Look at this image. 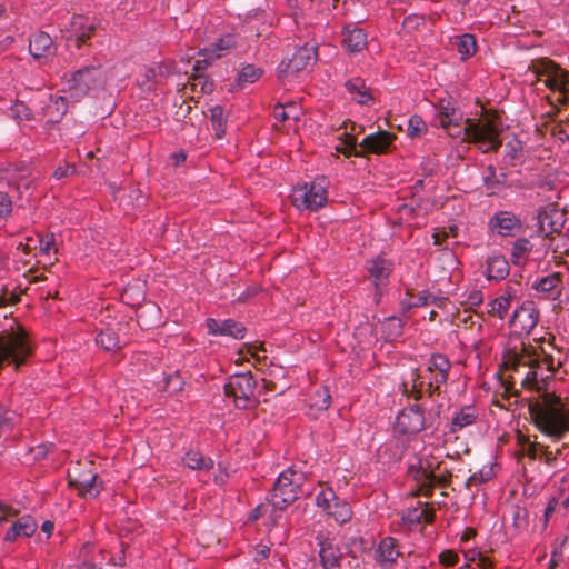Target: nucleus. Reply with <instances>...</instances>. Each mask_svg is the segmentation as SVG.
Instances as JSON below:
<instances>
[{
  "instance_id": "obj_1",
  "label": "nucleus",
  "mask_w": 569,
  "mask_h": 569,
  "mask_svg": "<svg viewBox=\"0 0 569 569\" xmlns=\"http://www.w3.org/2000/svg\"><path fill=\"white\" fill-rule=\"evenodd\" d=\"M512 370L525 366L528 373L521 381V387L533 391L535 395L523 398L533 426L552 441H560L569 433V403L565 402L553 391H549L547 380L552 373L543 372L540 353L530 345H523L521 352L515 353L507 362Z\"/></svg>"
},
{
  "instance_id": "obj_2",
  "label": "nucleus",
  "mask_w": 569,
  "mask_h": 569,
  "mask_svg": "<svg viewBox=\"0 0 569 569\" xmlns=\"http://www.w3.org/2000/svg\"><path fill=\"white\" fill-rule=\"evenodd\" d=\"M433 110L431 126L442 129L451 138L463 134L460 142H500L498 138L503 124L497 111L482 109L479 118L463 119L450 98L440 99Z\"/></svg>"
},
{
  "instance_id": "obj_3",
  "label": "nucleus",
  "mask_w": 569,
  "mask_h": 569,
  "mask_svg": "<svg viewBox=\"0 0 569 569\" xmlns=\"http://www.w3.org/2000/svg\"><path fill=\"white\" fill-rule=\"evenodd\" d=\"M328 181L325 177H318L310 182L296 184L289 194L292 206L300 210L318 211L328 200Z\"/></svg>"
},
{
  "instance_id": "obj_4",
  "label": "nucleus",
  "mask_w": 569,
  "mask_h": 569,
  "mask_svg": "<svg viewBox=\"0 0 569 569\" xmlns=\"http://www.w3.org/2000/svg\"><path fill=\"white\" fill-rule=\"evenodd\" d=\"M441 405L427 413L420 405H411L402 409L396 419L395 428L401 435H417L422 430L436 429Z\"/></svg>"
},
{
  "instance_id": "obj_5",
  "label": "nucleus",
  "mask_w": 569,
  "mask_h": 569,
  "mask_svg": "<svg viewBox=\"0 0 569 569\" xmlns=\"http://www.w3.org/2000/svg\"><path fill=\"white\" fill-rule=\"evenodd\" d=\"M305 481V475L292 468L282 471L271 490L270 503L277 510H283L298 499L301 486Z\"/></svg>"
},
{
  "instance_id": "obj_6",
  "label": "nucleus",
  "mask_w": 569,
  "mask_h": 569,
  "mask_svg": "<svg viewBox=\"0 0 569 569\" xmlns=\"http://www.w3.org/2000/svg\"><path fill=\"white\" fill-rule=\"evenodd\" d=\"M537 81L542 82L552 92L559 93L561 103L569 102V71L550 59H542L535 64Z\"/></svg>"
},
{
  "instance_id": "obj_7",
  "label": "nucleus",
  "mask_w": 569,
  "mask_h": 569,
  "mask_svg": "<svg viewBox=\"0 0 569 569\" xmlns=\"http://www.w3.org/2000/svg\"><path fill=\"white\" fill-rule=\"evenodd\" d=\"M103 83L100 68L89 66L77 70L66 82V92L73 101H81Z\"/></svg>"
},
{
  "instance_id": "obj_8",
  "label": "nucleus",
  "mask_w": 569,
  "mask_h": 569,
  "mask_svg": "<svg viewBox=\"0 0 569 569\" xmlns=\"http://www.w3.org/2000/svg\"><path fill=\"white\" fill-rule=\"evenodd\" d=\"M257 381L250 371L237 373L224 385V395L233 398L236 407L247 409L256 407L259 400L254 397Z\"/></svg>"
},
{
  "instance_id": "obj_9",
  "label": "nucleus",
  "mask_w": 569,
  "mask_h": 569,
  "mask_svg": "<svg viewBox=\"0 0 569 569\" xmlns=\"http://www.w3.org/2000/svg\"><path fill=\"white\" fill-rule=\"evenodd\" d=\"M538 233L546 240L548 248H552L556 237H562V229L566 222L565 212L550 204L539 210Z\"/></svg>"
},
{
  "instance_id": "obj_10",
  "label": "nucleus",
  "mask_w": 569,
  "mask_h": 569,
  "mask_svg": "<svg viewBox=\"0 0 569 569\" xmlns=\"http://www.w3.org/2000/svg\"><path fill=\"white\" fill-rule=\"evenodd\" d=\"M92 465L88 461L83 467L78 465L68 472L69 485L83 498H94L102 489L98 482V475L92 470Z\"/></svg>"
},
{
  "instance_id": "obj_11",
  "label": "nucleus",
  "mask_w": 569,
  "mask_h": 569,
  "mask_svg": "<svg viewBox=\"0 0 569 569\" xmlns=\"http://www.w3.org/2000/svg\"><path fill=\"white\" fill-rule=\"evenodd\" d=\"M316 503L339 525H345L352 518L349 502L339 498L332 488H323L317 495Z\"/></svg>"
},
{
  "instance_id": "obj_12",
  "label": "nucleus",
  "mask_w": 569,
  "mask_h": 569,
  "mask_svg": "<svg viewBox=\"0 0 569 569\" xmlns=\"http://www.w3.org/2000/svg\"><path fill=\"white\" fill-rule=\"evenodd\" d=\"M451 473L445 471L442 473H435L427 467L420 466L415 475V479L419 486V492L426 497H430L437 486L445 488Z\"/></svg>"
},
{
  "instance_id": "obj_13",
  "label": "nucleus",
  "mask_w": 569,
  "mask_h": 569,
  "mask_svg": "<svg viewBox=\"0 0 569 569\" xmlns=\"http://www.w3.org/2000/svg\"><path fill=\"white\" fill-rule=\"evenodd\" d=\"M539 311L532 301L523 302L513 311L510 326L530 332L538 323Z\"/></svg>"
},
{
  "instance_id": "obj_14",
  "label": "nucleus",
  "mask_w": 569,
  "mask_h": 569,
  "mask_svg": "<svg viewBox=\"0 0 569 569\" xmlns=\"http://www.w3.org/2000/svg\"><path fill=\"white\" fill-rule=\"evenodd\" d=\"M489 228L499 236H512L521 228V221L509 211H499L489 221Z\"/></svg>"
},
{
  "instance_id": "obj_15",
  "label": "nucleus",
  "mask_w": 569,
  "mask_h": 569,
  "mask_svg": "<svg viewBox=\"0 0 569 569\" xmlns=\"http://www.w3.org/2000/svg\"><path fill=\"white\" fill-rule=\"evenodd\" d=\"M398 541L392 537L383 538L376 551V561L383 569H390L401 556Z\"/></svg>"
},
{
  "instance_id": "obj_16",
  "label": "nucleus",
  "mask_w": 569,
  "mask_h": 569,
  "mask_svg": "<svg viewBox=\"0 0 569 569\" xmlns=\"http://www.w3.org/2000/svg\"><path fill=\"white\" fill-rule=\"evenodd\" d=\"M317 59V48L315 44H305L297 49L292 57L286 63L284 72H299L313 63Z\"/></svg>"
},
{
  "instance_id": "obj_17",
  "label": "nucleus",
  "mask_w": 569,
  "mask_h": 569,
  "mask_svg": "<svg viewBox=\"0 0 569 569\" xmlns=\"http://www.w3.org/2000/svg\"><path fill=\"white\" fill-rule=\"evenodd\" d=\"M207 327L211 335L228 336L234 339H242L246 331V328L241 323L232 319L216 320L210 318L207 320Z\"/></svg>"
},
{
  "instance_id": "obj_18",
  "label": "nucleus",
  "mask_w": 569,
  "mask_h": 569,
  "mask_svg": "<svg viewBox=\"0 0 569 569\" xmlns=\"http://www.w3.org/2000/svg\"><path fill=\"white\" fill-rule=\"evenodd\" d=\"M392 144H337L336 152L350 157H366L369 153L382 154L391 151Z\"/></svg>"
},
{
  "instance_id": "obj_19",
  "label": "nucleus",
  "mask_w": 569,
  "mask_h": 569,
  "mask_svg": "<svg viewBox=\"0 0 569 569\" xmlns=\"http://www.w3.org/2000/svg\"><path fill=\"white\" fill-rule=\"evenodd\" d=\"M37 528L38 525L31 516H22L19 519L12 521L10 529L4 536V540L8 542H13L19 538H29L36 532Z\"/></svg>"
},
{
  "instance_id": "obj_20",
  "label": "nucleus",
  "mask_w": 569,
  "mask_h": 569,
  "mask_svg": "<svg viewBox=\"0 0 569 569\" xmlns=\"http://www.w3.org/2000/svg\"><path fill=\"white\" fill-rule=\"evenodd\" d=\"M342 46L349 52H360L367 46V33L356 26H347L342 30Z\"/></svg>"
},
{
  "instance_id": "obj_21",
  "label": "nucleus",
  "mask_w": 569,
  "mask_h": 569,
  "mask_svg": "<svg viewBox=\"0 0 569 569\" xmlns=\"http://www.w3.org/2000/svg\"><path fill=\"white\" fill-rule=\"evenodd\" d=\"M71 27L72 36L70 40L74 41V46L77 48H80L82 44L87 43L96 30L94 24L90 22L88 18L82 16L74 17L72 19Z\"/></svg>"
},
{
  "instance_id": "obj_22",
  "label": "nucleus",
  "mask_w": 569,
  "mask_h": 569,
  "mask_svg": "<svg viewBox=\"0 0 569 569\" xmlns=\"http://www.w3.org/2000/svg\"><path fill=\"white\" fill-rule=\"evenodd\" d=\"M29 51L37 60L50 56L54 51L51 37L42 31L34 33L29 42Z\"/></svg>"
},
{
  "instance_id": "obj_23",
  "label": "nucleus",
  "mask_w": 569,
  "mask_h": 569,
  "mask_svg": "<svg viewBox=\"0 0 569 569\" xmlns=\"http://www.w3.org/2000/svg\"><path fill=\"white\" fill-rule=\"evenodd\" d=\"M319 557L323 569H336L340 566L342 552L332 541L323 540L320 543Z\"/></svg>"
},
{
  "instance_id": "obj_24",
  "label": "nucleus",
  "mask_w": 569,
  "mask_h": 569,
  "mask_svg": "<svg viewBox=\"0 0 569 569\" xmlns=\"http://www.w3.org/2000/svg\"><path fill=\"white\" fill-rule=\"evenodd\" d=\"M368 271L375 279V284L377 287L375 300L378 303L381 296L379 283L388 279L391 273V263L385 259H376L370 262Z\"/></svg>"
},
{
  "instance_id": "obj_25",
  "label": "nucleus",
  "mask_w": 569,
  "mask_h": 569,
  "mask_svg": "<svg viewBox=\"0 0 569 569\" xmlns=\"http://www.w3.org/2000/svg\"><path fill=\"white\" fill-rule=\"evenodd\" d=\"M345 87L351 94L352 99L359 104H369V102L373 100L369 88L360 78H353L348 80L345 83Z\"/></svg>"
},
{
  "instance_id": "obj_26",
  "label": "nucleus",
  "mask_w": 569,
  "mask_h": 569,
  "mask_svg": "<svg viewBox=\"0 0 569 569\" xmlns=\"http://www.w3.org/2000/svg\"><path fill=\"white\" fill-rule=\"evenodd\" d=\"M478 411L473 406H465L451 420L450 432L456 433L475 423Z\"/></svg>"
},
{
  "instance_id": "obj_27",
  "label": "nucleus",
  "mask_w": 569,
  "mask_h": 569,
  "mask_svg": "<svg viewBox=\"0 0 569 569\" xmlns=\"http://www.w3.org/2000/svg\"><path fill=\"white\" fill-rule=\"evenodd\" d=\"M67 112L66 97H49L48 103L43 107V114L48 122H59Z\"/></svg>"
},
{
  "instance_id": "obj_28",
  "label": "nucleus",
  "mask_w": 569,
  "mask_h": 569,
  "mask_svg": "<svg viewBox=\"0 0 569 569\" xmlns=\"http://www.w3.org/2000/svg\"><path fill=\"white\" fill-rule=\"evenodd\" d=\"M184 465L192 470L209 471L213 468L212 458L204 456L198 450H189L183 457Z\"/></svg>"
},
{
  "instance_id": "obj_29",
  "label": "nucleus",
  "mask_w": 569,
  "mask_h": 569,
  "mask_svg": "<svg viewBox=\"0 0 569 569\" xmlns=\"http://www.w3.org/2000/svg\"><path fill=\"white\" fill-rule=\"evenodd\" d=\"M509 274V263L505 257L493 254L487 260V276L489 279L501 280Z\"/></svg>"
},
{
  "instance_id": "obj_30",
  "label": "nucleus",
  "mask_w": 569,
  "mask_h": 569,
  "mask_svg": "<svg viewBox=\"0 0 569 569\" xmlns=\"http://www.w3.org/2000/svg\"><path fill=\"white\" fill-rule=\"evenodd\" d=\"M189 86L192 92L208 94L213 91V81L207 78L203 73L193 72L189 78Z\"/></svg>"
},
{
  "instance_id": "obj_31",
  "label": "nucleus",
  "mask_w": 569,
  "mask_h": 569,
  "mask_svg": "<svg viewBox=\"0 0 569 569\" xmlns=\"http://www.w3.org/2000/svg\"><path fill=\"white\" fill-rule=\"evenodd\" d=\"M263 71L262 69L253 66V64H244L238 72V86L244 87L247 84H251L260 79Z\"/></svg>"
},
{
  "instance_id": "obj_32",
  "label": "nucleus",
  "mask_w": 569,
  "mask_h": 569,
  "mask_svg": "<svg viewBox=\"0 0 569 569\" xmlns=\"http://www.w3.org/2000/svg\"><path fill=\"white\" fill-rule=\"evenodd\" d=\"M510 307V297L500 296L488 303L487 312L492 317L503 319Z\"/></svg>"
},
{
  "instance_id": "obj_33",
  "label": "nucleus",
  "mask_w": 569,
  "mask_h": 569,
  "mask_svg": "<svg viewBox=\"0 0 569 569\" xmlns=\"http://www.w3.org/2000/svg\"><path fill=\"white\" fill-rule=\"evenodd\" d=\"M457 50L461 56V59H468L471 57L477 49V42L475 36L465 33L457 39Z\"/></svg>"
},
{
  "instance_id": "obj_34",
  "label": "nucleus",
  "mask_w": 569,
  "mask_h": 569,
  "mask_svg": "<svg viewBox=\"0 0 569 569\" xmlns=\"http://www.w3.org/2000/svg\"><path fill=\"white\" fill-rule=\"evenodd\" d=\"M96 342L107 351L116 350L119 348V338L117 333L110 328L100 330L96 337Z\"/></svg>"
},
{
  "instance_id": "obj_35",
  "label": "nucleus",
  "mask_w": 569,
  "mask_h": 569,
  "mask_svg": "<svg viewBox=\"0 0 569 569\" xmlns=\"http://www.w3.org/2000/svg\"><path fill=\"white\" fill-rule=\"evenodd\" d=\"M532 246L526 238L517 239L512 246L511 257L515 264H521L530 253Z\"/></svg>"
},
{
  "instance_id": "obj_36",
  "label": "nucleus",
  "mask_w": 569,
  "mask_h": 569,
  "mask_svg": "<svg viewBox=\"0 0 569 569\" xmlns=\"http://www.w3.org/2000/svg\"><path fill=\"white\" fill-rule=\"evenodd\" d=\"M273 116L279 121L286 120H298L300 116V109L295 102H290L287 104L276 106L273 109Z\"/></svg>"
},
{
  "instance_id": "obj_37",
  "label": "nucleus",
  "mask_w": 569,
  "mask_h": 569,
  "mask_svg": "<svg viewBox=\"0 0 569 569\" xmlns=\"http://www.w3.org/2000/svg\"><path fill=\"white\" fill-rule=\"evenodd\" d=\"M451 368V362L449 359L442 353H433L428 361V371L429 373H449Z\"/></svg>"
},
{
  "instance_id": "obj_38",
  "label": "nucleus",
  "mask_w": 569,
  "mask_h": 569,
  "mask_svg": "<svg viewBox=\"0 0 569 569\" xmlns=\"http://www.w3.org/2000/svg\"><path fill=\"white\" fill-rule=\"evenodd\" d=\"M428 130V127L425 122V120L418 116L413 114L411 116L407 121V133L408 137L411 139L420 138L423 133H426Z\"/></svg>"
},
{
  "instance_id": "obj_39",
  "label": "nucleus",
  "mask_w": 569,
  "mask_h": 569,
  "mask_svg": "<svg viewBox=\"0 0 569 569\" xmlns=\"http://www.w3.org/2000/svg\"><path fill=\"white\" fill-rule=\"evenodd\" d=\"M403 323L399 318L390 317L383 323V333L388 340H395L401 337Z\"/></svg>"
},
{
  "instance_id": "obj_40",
  "label": "nucleus",
  "mask_w": 569,
  "mask_h": 569,
  "mask_svg": "<svg viewBox=\"0 0 569 569\" xmlns=\"http://www.w3.org/2000/svg\"><path fill=\"white\" fill-rule=\"evenodd\" d=\"M412 377H413V379H412L411 389L408 388L407 382H403L401 385V388H402V391L405 395H407L409 398H413L416 401H418L422 398V393H423L422 387H423L425 382L420 380V376L417 373L416 370L412 372Z\"/></svg>"
},
{
  "instance_id": "obj_41",
  "label": "nucleus",
  "mask_w": 569,
  "mask_h": 569,
  "mask_svg": "<svg viewBox=\"0 0 569 569\" xmlns=\"http://www.w3.org/2000/svg\"><path fill=\"white\" fill-rule=\"evenodd\" d=\"M363 128L355 122H343V132L337 139L341 142H357L358 134L361 133Z\"/></svg>"
},
{
  "instance_id": "obj_42",
  "label": "nucleus",
  "mask_w": 569,
  "mask_h": 569,
  "mask_svg": "<svg viewBox=\"0 0 569 569\" xmlns=\"http://www.w3.org/2000/svg\"><path fill=\"white\" fill-rule=\"evenodd\" d=\"M219 57V53L213 56L206 49L203 52L199 53V58L194 61L192 67L193 72L203 73V71L213 62V60Z\"/></svg>"
},
{
  "instance_id": "obj_43",
  "label": "nucleus",
  "mask_w": 569,
  "mask_h": 569,
  "mask_svg": "<svg viewBox=\"0 0 569 569\" xmlns=\"http://www.w3.org/2000/svg\"><path fill=\"white\" fill-rule=\"evenodd\" d=\"M219 57V53L213 56L206 49L203 52L199 53V58L194 61L192 67L193 72L203 73V71L213 62V60Z\"/></svg>"
},
{
  "instance_id": "obj_44",
  "label": "nucleus",
  "mask_w": 569,
  "mask_h": 569,
  "mask_svg": "<svg viewBox=\"0 0 569 569\" xmlns=\"http://www.w3.org/2000/svg\"><path fill=\"white\" fill-rule=\"evenodd\" d=\"M492 476V469L489 468V469H481L479 470L478 472H475L473 475H471L465 486L467 489L471 490L472 487H478L480 486L481 483L488 481Z\"/></svg>"
},
{
  "instance_id": "obj_45",
  "label": "nucleus",
  "mask_w": 569,
  "mask_h": 569,
  "mask_svg": "<svg viewBox=\"0 0 569 569\" xmlns=\"http://www.w3.org/2000/svg\"><path fill=\"white\" fill-rule=\"evenodd\" d=\"M561 279L558 274H552L542 278L536 286V289L541 292H551L559 287Z\"/></svg>"
},
{
  "instance_id": "obj_46",
  "label": "nucleus",
  "mask_w": 569,
  "mask_h": 569,
  "mask_svg": "<svg viewBox=\"0 0 569 569\" xmlns=\"http://www.w3.org/2000/svg\"><path fill=\"white\" fill-rule=\"evenodd\" d=\"M442 301H443L442 299H438L430 292L422 291L416 297L415 301L408 303L407 308H415V307L426 306L429 303H435L437 306H440L442 303Z\"/></svg>"
},
{
  "instance_id": "obj_47",
  "label": "nucleus",
  "mask_w": 569,
  "mask_h": 569,
  "mask_svg": "<svg viewBox=\"0 0 569 569\" xmlns=\"http://www.w3.org/2000/svg\"><path fill=\"white\" fill-rule=\"evenodd\" d=\"M540 353L541 368L546 369L547 372L553 373L556 371L555 359L551 355L547 353L543 347L539 346L536 348Z\"/></svg>"
},
{
  "instance_id": "obj_48",
  "label": "nucleus",
  "mask_w": 569,
  "mask_h": 569,
  "mask_svg": "<svg viewBox=\"0 0 569 569\" xmlns=\"http://www.w3.org/2000/svg\"><path fill=\"white\" fill-rule=\"evenodd\" d=\"M14 412L0 406V433L9 430L13 425Z\"/></svg>"
},
{
  "instance_id": "obj_49",
  "label": "nucleus",
  "mask_w": 569,
  "mask_h": 569,
  "mask_svg": "<svg viewBox=\"0 0 569 569\" xmlns=\"http://www.w3.org/2000/svg\"><path fill=\"white\" fill-rule=\"evenodd\" d=\"M166 387L171 389L172 392H179L182 390L184 381L178 372L169 375L164 378Z\"/></svg>"
},
{
  "instance_id": "obj_50",
  "label": "nucleus",
  "mask_w": 569,
  "mask_h": 569,
  "mask_svg": "<svg viewBox=\"0 0 569 569\" xmlns=\"http://www.w3.org/2000/svg\"><path fill=\"white\" fill-rule=\"evenodd\" d=\"M392 137L387 131H377L366 136L360 142H391Z\"/></svg>"
},
{
  "instance_id": "obj_51",
  "label": "nucleus",
  "mask_w": 569,
  "mask_h": 569,
  "mask_svg": "<svg viewBox=\"0 0 569 569\" xmlns=\"http://www.w3.org/2000/svg\"><path fill=\"white\" fill-rule=\"evenodd\" d=\"M11 211H12L11 198L6 192L0 191V217L7 218L11 214Z\"/></svg>"
},
{
  "instance_id": "obj_52",
  "label": "nucleus",
  "mask_w": 569,
  "mask_h": 569,
  "mask_svg": "<svg viewBox=\"0 0 569 569\" xmlns=\"http://www.w3.org/2000/svg\"><path fill=\"white\" fill-rule=\"evenodd\" d=\"M221 109L220 108H214L212 109V117H211V122H212V127L216 131L214 133V138L216 139H221L222 138V121H221Z\"/></svg>"
},
{
  "instance_id": "obj_53",
  "label": "nucleus",
  "mask_w": 569,
  "mask_h": 569,
  "mask_svg": "<svg viewBox=\"0 0 569 569\" xmlns=\"http://www.w3.org/2000/svg\"><path fill=\"white\" fill-rule=\"evenodd\" d=\"M439 561L446 567H453L458 562V555L451 550H445L439 553Z\"/></svg>"
},
{
  "instance_id": "obj_54",
  "label": "nucleus",
  "mask_w": 569,
  "mask_h": 569,
  "mask_svg": "<svg viewBox=\"0 0 569 569\" xmlns=\"http://www.w3.org/2000/svg\"><path fill=\"white\" fill-rule=\"evenodd\" d=\"M448 378H449V373H439V372L430 373L429 387L433 386V388L440 389L442 385L447 383Z\"/></svg>"
},
{
  "instance_id": "obj_55",
  "label": "nucleus",
  "mask_w": 569,
  "mask_h": 569,
  "mask_svg": "<svg viewBox=\"0 0 569 569\" xmlns=\"http://www.w3.org/2000/svg\"><path fill=\"white\" fill-rule=\"evenodd\" d=\"M16 515H17L16 510H13L10 507L3 506L0 502V523L2 521H10Z\"/></svg>"
},
{
  "instance_id": "obj_56",
  "label": "nucleus",
  "mask_w": 569,
  "mask_h": 569,
  "mask_svg": "<svg viewBox=\"0 0 569 569\" xmlns=\"http://www.w3.org/2000/svg\"><path fill=\"white\" fill-rule=\"evenodd\" d=\"M270 553V548L266 545H259L257 546L256 548V552H254V561L259 562V561H262L263 559L268 558Z\"/></svg>"
},
{
  "instance_id": "obj_57",
  "label": "nucleus",
  "mask_w": 569,
  "mask_h": 569,
  "mask_svg": "<svg viewBox=\"0 0 569 569\" xmlns=\"http://www.w3.org/2000/svg\"><path fill=\"white\" fill-rule=\"evenodd\" d=\"M477 556V566L480 569H491L492 568V561L490 558L481 552L475 553Z\"/></svg>"
},
{
  "instance_id": "obj_58",
  "label": "nucleus",
  "mask_w": 569,
  "mask_h": 569,
  "mask_svg": "<svg viewBox=\"0 0 569 569\" xmlns=\"http://www.w3.org/2000/svg\"><path fill=\"white\" fill-rule=\"evenodd\" d=\"M542 447L543 445L539 442L530 443L527 450L528 457L531 459H539Z\"/></svg>"
},
{
  "instance_id": "obj_59",
  "label": "nucleus",
  "mask_w": 569,
  "mask_h": 569,
  "mask_svg": "<svg viewBox=\"0 0 569 569\" xmlns=\"http://www.w3.org/2000/svg\"><path fill=\"white\" fill-rule=\"evenodd\" d=\"M423 512L425 511L420 507L415 508L413 510L408 511L407 519L411 523H420L422 522L421 515H423Z\"/></svg>"
},
{
  "instance_id": "obj_60",
  "label": "nucleus",
  "mask_w": 569,
  "mask_h": 569,
  "mask_svg": "<svg viewBox=\"0 0 569 569\" xmlns=\"http://www.w3.org/2000/svg\"><path fill=\"white\" fill-rule=\"evenodd\" d=\"M539 459L543 460L547 465H553L557 459V455L549 451L547 447H542Z\"/></svg>"
},
{
  "instance_id": "obj_61",
  "label": "nucleus",
  "mask_w": 569,
  "mask_h": 569,
  "mask_svg": "<svg viewBox=\"0 0 569 569\" xmlns=\"http://www.w3.org/2000/svg\"><path fill=\"white\" fill-rule=\"evenodd\" d=\"M40 251L42 253L48 254L53 246V236H47L46 238L40 239Z\"/></svg>"
},
{
  "instance_id": "obj_62",
  "label": "nucleus",
  "mask_w": 569,
  "mask_h": 569,
  "mask_svg": "<svg viewBox=\"0 0 569 569\" xmlns=\"http://www.w3.org/2000/svg\"><path fill=\"white\" fill-rule=\"evenodd\" d=\"M69 171L73 172L74 171V168L73 166H64V167H58L54 172H53V176L56 179H62L64 177H67L69 174Z\"/></svg>"
},
{
  "instance_id": "obj_63",
  "label": "nucleus",
  "mask_w": 569,
  "mask_h": 569,
  "mask_svg": "<svg viewBox=\"0 0 569 569\" xmlns=\"http://www.w3.org/2000/svg\"><path fill=\"white\" fill-rule=\"evenodd\" d=\"M234 44V40L231 36H227L224 38H221L219 42L217 43L218 50L224 51L231 48Z\"/></svg>"
},
{
  "instance_id": "obj_64",
  "label": "nucleus",
  "mask_w": 569,
  "mask_h": 569,
  "mask_svg": "<svg viewBox=\"0 0 569 569\" xmlns=\"http://www.w3.org/2000/svg\"><path fill=\"white\" fill-rule=\"evenodd\" d=\"M562 561V552L558 549H555L550 559V568L558 569L560 562Z\"/></svg>"
}]
</instances>
